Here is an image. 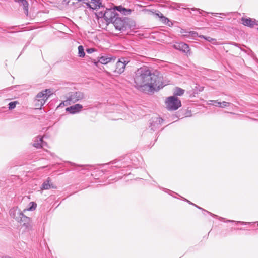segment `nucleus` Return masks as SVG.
<instances>
[{"instance_id":"nucleus-1","label":"nucleus","mask_w":258,"mask_h":258,"mask_svg":"<svg viewBox=\"0 0 258 258\" xmlns=\"http://www.w3.org/2000/svg\"><path fill=\"white\" fill-rule=\"evenodd\" d=\"M134 81L135 87L145 93L152 92L156 88L163 86L161 77L152 73L147 67L138 69L135 73Z\"/></svg>"},{"instance_id":"nucleus-2","label":"nucleus","mask_w":258,"mask_h":258,"mask_svg":"<svg viewBox=\"0 0 258 258\" xmlns=\"http://www.w3.org/2000/svg\"><path fill=\"white\" fill-rule=\"evenodd\" d=\"M80 1H83L89 8L94 10L103 7L101 3H100L99 1L97 0H63V2L65 4L69 5L70 6L75 5V7H76L79 6L78 3Z\"/></svg>"},{"instance_id":"nucleus-3","label":"nucleus","mask_w":258,"mask_h":258,"mask_svg":"<svg viewBox=\"0 0 258 258\" xmlns=\"http://www.w3.org/2000/svg\"><path fill=\"white\" fill-rule=\"evenodd\" d=\"M129 21L130 19L127 17H120V14H118L112 23L116 30L125 31L130 28Z\"/></svg>"},{"instance_id":"nucleus-4","label":"nucleus","mask_w":258,"mask_h":258,"mask_svg":"<svg viewBox=\"0 0 258 258\" xmlns=\"http://www.w3.org/2000/svg\"><path fill=\"white\" fill-rule=\"evenodd\" d=\"M51 94L50 89H45L38 93L34 100L35 106L37 108L41 109Z\"/></svg>"},{"instance_id":"nucleus-5","label":"nucleus","mask_w":258,"mask_h":258,"mask_svg":"<svg viewBox=\"0 0 258 258\" xmlns=\"http://www.w3.org/2000/svg\"><path fill=\"white\" fill-rule=\"evenodd\" d=\"M165 104L168 110H176L181 106L180 100L175 96L168 97L166 101Z\"/></svg>"},{"instance_id":"nucleus-6","label":"nucleus","mask_w":258,"mask_h":258,"mask_svg":"<svg viewBox=\"0 0 258 258\" xmlns=\"http://www.w3.org/2000/svg\"><path fill=\"white\" fill-rule=\"evenodd\" d=\"M67 101H70V103H75L85 98L84 94L80 91L72 92L69 93L67 96Z\"/></svg>"},{"instance_id":"nucleus-7","label":"nucleus","mask_w":258,"mask_h":258,"mask_svg":"<svg viewBox=\"0 0 258 258\" xmlns=\"http://www.w3.org/2000/svg\"><path fill=\"white\" fill-rule=\"evenodd\" d=\"M115 7L113 9H106L104 20L107 24L112 23L118 13L116 12Z\"/></svg>"},{"instance_id":"nucleus-8","label":"nucleus","mask_w":258,"mask_h":258,"mask_svg":"<svg viewBox=\"0 0 258 258\" xmlns=\"http://www.w3.org/2000/svg\"><path fill=\"white\" fill-rule=\"evenodd\" d=\"M128 63V61L125 60L123 58L119 59L116 63L115 69L113 72L117 74H121L124 72L125 66Z\"/></svg>"},{"instance_id":"nucleus-9","label":"nucleus","mask_w":258,"mask_h":258,"mask_svg":"<svg viewBox=\"0 0 258 258\" xmlns=\"http://www.w3.org/2000/svg\"><path fill=\"white\" fill-rule=\"evenodd\" d=\"M21 224L24 226L26 229L29 230L31 228V221L29 217L25 216L23 213L17 221Z\"/></svg>"},{"instance_id":"nucleus-10","label":"nucleus","mask_w":258,"mask_h":258,"mask_svg":"<svg viewBox=\"0 0 258 258\" xmlns=\"http://www.w3.org/2000/svg\"><path fill=\"white\" fill-rule=\"evenodd\" d=\"M163 121V119L161 117L152 118L150 120L149 127L151 130L155 131L159 128Z\"/></svg>"},{"instance_id":"nucleus-11","label":"nucleus","mask_w":258,"mask_h":258,"mask_svg":"<svg viewBox=\"0 0 258 258\" xmlns=\"http://www.w3.org/2000/svg\"><path fill=\"white\" fill-rule=\"evenodd\" d=\"M83 106L81 104H76L66 108V111L69 112L70 114H74L80 112Z\"/></svg>"},{"instance_id":"nucleus-12","label":"nucleus","mask_w":258,"mask_h":258,"mask_svg":"<svg viewBox=\"0 0 258 258\" xmlns=\"http://www.w3.org/2000/svg\"><path fill=\"white\" fill-rule=\"evenodd\" d=\"M22 213L23 212L17 207L12 208L9 211L10 216L16 221H18Z\"/></svg>"},{"instance_id":"nucleus-13","label":"nucleus","mask_w":258,"mask_h":258,"mask_svg":"<svg viewBox=\"0 0 258 258\" xmlns=\"http://www.w3.org/2000/svg\"><path fill=\"white\" fill-rule=\"evenodd\" d=\"M33 146L37 149L47 147V143L43 141V137L40 136L37 137L34 141Z\"/></svg>"},{"instance_id":"nucleus-14","label":"nucleus","mask_w":258,"mask_h":258,"mask_svg":"<svg viewBox=\"0 0 258 258\" xmlns=\"http://www.w3.org/2000/svg\"><path fill=\"white\" fill-rule=\"evenodd\" d=\"M241 23L246 26H248L251 28L254 27V26L256 24V20L253 19H251L250 18H244L242 17L241 19Z\"/></svg>"},{"instance_id":"nucleus-15","label":"nucleus","mask_w":258,"mask_h":258,"mask_svg":"<svg viewBox=\"0 0 258 258\" xmlns=\"http://www.w3.org/2000/svg\"><path fill=\"white\" fill-rule=\"evenodd\" d=\"M116 57L110 55H104L99 58L98 62L102 64H106L112 61L114 62Z\"/></svg>"},{"instance_id":"nucleus-16","label":"nucleus","mask_w":258,"mask_h":258,"mask_svg":"<svg viewBox=\"0 0 258 258\" xmlns=\"http://www.w3.org/2000/svg\"><path fill=\"white\" fill-rule=\"evenodd\" d=\"M115 9L118 12H119L120 14L124 15H130L132 12L131 9L125 8L121 5L115 6Z\"/></svg>"},{"instance_id":"nucleus-17","label":"nucleus","mask_w":258,"mask_h":258,"mask_svg":"<svg viewBox=\"0 0 258 258\" xmlns=\"http://www.w3.org/2000/svg\"><path fill=\"white\" fill-rule=\"evenodd\" d=\"M16 2L19 3L20 5L23 6L25 13L28 15V3L26 0H15Z\"/></svg>"},{"instance_id":"nucleus-18","label":"nucleus","mask_w":258,"mask_h":258,"mask_svg":"<svg viewBox=\"0 0 258 258\" xmlns=\"http://www.w3.org/2000/svg\"><path fill=\"white\" fill-rule=\"evenodd\" d=\"M50 179L49 178H48L47 179L44 181L41 186V189L43 190H47L50 189L51 188H53V185L50 183Z\"/></svg>"},{"instance_id":"nucleus-19","label":"nucleus","mask_w":258,"mask_h":258,"mask_svg":"<svg viewBox=\"0 0 258 258\" xmlns=\"http://www.w3.org/2000/svg\"><path fill=\"white\" fill-rule=\"evenodd\" d=\"M184 92L185 90L179 87H176L174 89L173 96L177 97L178 96H181L184 94Z\"/></svg>"},{"instance_id":"nucleus-20","label":"nucleus","mask_w":258,"mask_h":258,"mask_svg":"<svg viewBox=\"0 0 258 258\" xmlns=\"http://www.w3.org/2000/svg\"><path fill=\"white\" fill-rule=\"evenodd\" d=\"M181 51H182L185 53H188L190 51L189 47L187 44L183 43V42H181Z\"/></svg>"},{"instance_id":"nucleus-21","label":"nucleus","mask_w":258,"mask_h":258,"mask_svg":"<svg viewBox=\"0 0 258 258\" xmlns=\"http://www.w3.org/2000/svg\"><path fill=\"white\" fill-rule=\"evenodd\" d=\"M104 8H103V10H99L97 11L96 12V15L98 19L99 18H105V10H104Z\"/></svg>"},{"instance_id":"nucleus-22","label":"nucleus","mask_w":258,"mask_h":258,"mask_svg":"<svg viewBox=\"0 0 258 258\" xmlns=\"http://www.w3.org/2000/svg\"><path fill=\"white\" fill-rule=\"evenodd\" d=\"M78 55L80 57H84L85 55L84 47L82 45H79L78 48Z\"/></svg>"},{"instance_id":"nucleus-23","label":"nucleus","mask_w":258,"mask_h":258,"mask_svg":"<svg viewBox=\"0 0 258 258\" xmlns=\"http://www.w3.org/2000/svg\"><path fill=\"white\" fill-rule=\"evenodd\" d=\"M220 102H219L218 100H209L208 101V104L219 107V105H220Z\"/></svg>"},{"instance_id":"nucleus-24","label":"nucleus","mask_w":258,"mask_h":258,"mask_svg":"<svg viewBox=\"0 0 258 258\" xmlns=\"http://www.w3.org/2000/svg\"><path fill=\"white\" fill-rule=\"evenodd\" d=\"M185 200L187 202L189 203L190 204H191V205H193L195 206L196 207H197L198 208H199L200 209H202V210L204 211L205 212H207V213H209V214H210L211 216H212L213 217H217V215H216L215 214H212V213H210V212H208V211H207L206 210H205L203 209H202V208H201V207L196 205L195 204L192 203L191 202H190L189 201L187 200V199H185Z\"/></svg>"},{"instance_id":"nucleus-25","label":"nucleus","mask_w":258,"mask_h":258,"mask_svg":"<svg viewBox=\"0 0 258 258\" xmlns=\"http://www.w3.org/2000/svg\"><path fill=\"white\" fill-rule=\"evenodd\" d=\"M231 104V103L227 102L226 101H223L220 102V105H219V107L221 108H225L226 107L229 106Z\"/></svg>"},{"instance_id":"nucleus-26","label":"nucleus","mask_w":258,"mask_h":258,"mask_svg":"<svg viewBox=\"0 0 258 258\" xmlns=\"http://www.w3.org/2000/svg\"><path fill=\"white\" fill-rule=\"evenodd\" d=\"M70 104H71L70 101H67V98H66V100L62 101V102H61L60 103V104L58 106L57 108H59V107H63L64 106H67V105H70Z\"/></svg>"},{"instance_id":"nucleus-27","label":"nucleus","mask_w":258,"mask_h":258,"mask_svg":"<svg viewBox=\"0 0 258 258\" xmlns=\"http://www.w3.org/2000/svg\"><path fill=\"white\" fill-rule=\"evenodd\" d=\"M30 204H32V206L27 209H25L23 210V212H25L26 211H32V210L35 209V208L36 207V204L35 203H34V202H31Z\"/></svg>"},{"instance_id":"nucleus-28","label":"nucleus","mask_w":258,"mask_h":258,"mask_svg":"<svg viewBox=\"0 0 258 258\" xmlns=\"http://www.w3.org/2000/svg\"><path fill=\"white\" fill-rule=\"evenodd\" d=\"M17 103V101L11 102L10 103H9V105H8L9 109L10 110H12V109H14V108H15Z\"/></svg>"},{"instance_id":"nucleus-29","label":"nucleus","mask_w":258,"mask_h":258,"mask_svg":"<svg viewBox=\"0 0 258 258\" xmlns=\"http://www.w3.org/2000/svg\"><path fill=\"white\" fill-rule=\"evenodd\" d=\"M200 38H203L205 39H206L207 41L212 42L213 41H215L216 40L214 38H212L210 37H206L204 35H201L199 36Z\"/></svg>"},{"instance_id":"nucleus-30","label":"nucleus","mask_w":258,"mask_h":258,"mask_svg":"<svg viewBox=\"0 0 258 258\" xmlns=\"http://www.w3.org/2000/svg\"><path fill=\"white\" fill-rule=\"evenodd\" d=\"M181 42L176 43L173 45V47L177 50H179L181 51Z\"/></svg>"},{"instance_id":"nucleus-31","label":"nucleus","mask_w":258,"mask_h":258,"mask_svg":"<svg viewBox=\"0 0 258 258\" xmlns=\"http://www.w3.org/2000/svg\"><path fill=\"white\" fill-rule=\"evenodd\" d=\"M225 222H235L236 223H241L242 225H245V224H247V223L245 222L235 221H234V220H226Z\"/></svg>"},{"instance_id":"nucleus-32","label":"nucleus","mask_w":258,"mask_h":258,"mask_svg":"<svg viewBox=\"0 0 258 258\" xmlns=\"http://www.w3.org/2000/svg\"><path fill=\"white\" fill-rule=\"evenodd\" d=\"M189 33L192 37H196V36H197L198 35V33L196 32H195V31L189 32Z\"/></svg>"},{"instance_id":"nucleus-33","label":"nucleus","mask_w":258,"mask_h":258,"mask_svg":"<svg viewBox=\"0 0 258 258\" xmlns=\"http://www.w3.org/2000/svg\"><path fill=\"white\" fill-rule=\"evenodd\" d=\"M161 19H162V21H164V22L165 23H167V22L169 21V19L165 17L164 16H162L161 17Z\"/></svg>"},{"instance_id":"nucleus-34","label":"nucleus","mask_w":258,"mask_h":258,"mask_svg":"<svg viewBox=\"0 0 258 258\" xmlns=\"http://www.w3.org/2000/svg\"><path fill=\"white\" fill-rule=\"evenodd\" d=\"M94 51V49L93 48H89V49H87V52L88 53H91Z\"/></svg>"},{"instance_id":"nucleus-35","label":"nucleus","mask_w":258,"mask_h":258,"mask_svg":"<svg viewBox=\"0 0 258 258\" xmlns=\"http://www.w3.org/2000/svg\"><path fill=\"white\" fill-rule=\"evenodd\" d=\"M183 36L185 37H189L190 36V35L189 33V32H187L186 34H184Z\"/></svg>"},{"instance_id":"nucleus-36","label":"nucleus","mask_w":258,"mask_h":258,"mask_svg":"<svg viewBox=\"0 0 258 258\" xmlns=\"http://www.w3.org/2000/svg\"><path fill=\"white\" fill-rule=\"evenodd\" d=\"M219 219L220 220H223L224 219V218H222V217H219Z\"/></svg>"},{"instance_id":"nucleus-37","label":"nucleus","mask_w":258,"mask_h":258,"mask_svg":"<svg viewBox=\"0 0 258 258\" xmlns=\"http://www.w3.org/2000/svg\"><path fill=\"white\" fill-rule=\"evenodd\" d=\"M184 32H184V30L183 29H181V33H184Z\"/></svg>"},{"instance_id":"nucleus-38","label":"nucleus","mask_w":258,"mask_h":258,"mask_svg":"<svg viewBox=\"0 0 258 258\" xmlns=\"http://www.w3.org/2000/svg\"><path fill=\"white\" fill-rule=\"evenodd\" d=\"M213 14H214L215 15H217L218 13H212Z\"/></svg>"},{"instance_id":"nucleus-39","label":"nucleus","mask_w":258,"mask_h":258,"mask_svg":"<svg viewBox=\"0 0 258 258\" xmlns=\"http://www.w3.org/2000/svg\"><path fill=\"white\" fill-rule=\"evenodd\" d=\"M220 14H221V15H224V16L225 15L224 14H223V13H220Z\"/></svg>"},{"instance_id":"nucleus-40","label":"nucleus","mask_w":258,"mask_h":258,"mask_svg":"<svg viewBox=\"0 0 258 258\" xmlns=\"http://www.w3.org/2000/svg\"><path fill=\"white\" fill-rule=\"evenodd\" d=\"M98 63V62H95V63L97 65V64Z\"/></svg>"},{"instance_id":"nucleus-41","label":"nucleus","mask_w":258,"mask_h":258,"mask_svg":"<svg viewBox=\"0 0 258 258\" xmlns=\"http://www.w3.org/2000/svg\"><path fill=\"white\" fill-rule=\"evenodd\" d=\"M202 11L203 12L205 13H206V12L205 11Z\"/></svg>"},{"instance_id":"nucleus-42","label":"nucleus","mask_w":258,"mask_h":258,"mask_svg":"<svg viewBox=\"0 0 258 258\" xmlns=\"http://www.w3.org/2000/svg\"><path fill=\"white\" fill-rule=\"evenodd\" d=\"M192 10H196V9L194 8V9H192Z\"/></svg>"}]
</instances>
